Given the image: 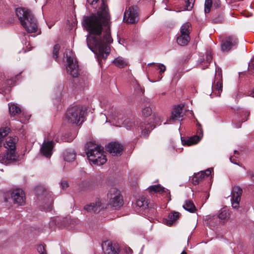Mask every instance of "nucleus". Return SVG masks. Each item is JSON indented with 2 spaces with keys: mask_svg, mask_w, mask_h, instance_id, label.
I'll use <instances>...</instances> for the list:
<instances>
[{
  "mask_svg": "<svg viewBox=\"0 0 254 254\" xmlns=\"http://www.w3.org/2000/svg\"><path fill=\"white\" fill-rule=\"evenodd\" d=\"M124 146L119 142L112 141V161L113 157L117 158V161H120L119 158L123 154L124 151Z\"/></svg>",
  "mask_w": 254,
  "mask_h": 254,
  "instance_id": "nucleus-17",
  "label": "nucleus"
},
{
  "mask_svg": "<svg viewBox=\"0 0 254 254\" xmlns=\"http://www.w3.org/2000/svg\"><path fill=\"white\" fill-rule=\"evenodd\" d=\"M124 204L123 196L121 191L116 188H112V210L120 209Z\"/></svg>",
  "mask_w": 254,
  "mask_h": 254,
  "instance_id": "nucleus-10",
  "label": "nucleus"
},
{
  "mask_svg": "<svg viewBox=\"0 0 254 254\" xmlns=\"http://www.w3.org/2000/svg\"><path fill=\"white\" fill-rule=\"evenodd\" d=\"M120 247L118 244L112 243V254H119Z\"/></svg>",
  "mask_w": 254,
  "mask_h": 254,
  "instance_id": "nucleus-39",
  "label": "nucleus"
},
{
  "mask_svg": "<svg viewBox=\"0 0 254 254\" xmlns=\"http://www.w3.org/2000/svg\"><path fill=\"white\" fill-rule=\"evenodd\" d=\"M100 118L102 119L103 121H105V123L108 122V119L105 114H102L100 115Z\"/></svg>",
  "mask_w": 254,
  "mask_h": 254,
  "instance_id": "nucleus-49",
  "label": "nucleus"
},
{
  "mask_svg": "<svg viewBox=\"0 0 254 254\" xmlns=\"http://www.w3.org/2000/svg\"><path fill=\"white\" fill-rule=\"evenodd\" d=\"M194 0H185V9L188 10H190L193 6Z\"/></svg>",
  "mask_w": 254,
  "mask_h": 254,
  "instance_id": "nucleus-38",
  "label": "nucleus"
},
{
  "mask_svg": "<svg viewBox=\"0 0 254 254\" xmlns=\"http://www.w3.org/2000/svg\"><path fill=\"white\" fill-rule=\"evenodd\" d=\"M183 117V109L180 105L175 107L172 112L171 116L169 118L170 121L175 122L180 121Z\"/></svg>",
  "mask_w": 254,
  "mask_h": 254,
  "instance_id": "nucleus-19",
  "label": "nucleus"
},
{
  "mask_svg": "<svg viewBox=\"0 0 254 254\" xmlns=\"http://www.w3.org/2000/svg\"><path fill=\"white\" fill-rule=\"evenodd\" d=\"M61 185L63 190H65L69 186L68 183L65 181H62Z\"/></svg>",
  "mask_w": 254,
  "mask_h": 254,
  "instance_id": "nucleus-43",
  "label": "nucleus"
},
{
  "mask_svg": "<svg viewBox=\"0 0 254 254\" xmlns=\"http://www.w3.org/2000/svg\"><path fill=\"white\" fill-rule=\"evenodd\" d=\"M230 214L228 211L226 209H222L220 210L218 214V217L221 220H227L229 219Z\"/></svg>",
  "mask_w": 254,
  "mask_h": 254,
  "instance_id": "nucleus-33",
  "label": "nucleus"
},
{
  "mask_svg": "<svg viewBox=\"0 0 254 254\" xmlns=\"http://www.w3.org/2000/svg\"><path fill=\"white\" fill-rule=\"evenodd\" d=\"M75 137V134L71 135L70 136H68L67 138H63V140L64 141L66 142H70Z\"/></svg>",
  "mask_w": 254,
  "mask_h": 254,
  "instance_id": "nucleus-45",
  "label": "nucleus"
},
{
  "mask_svg": "<svg viewBox=\"0 0 254 254\" xmlns=\"http://www.w3.org/2000/svg\"><path fill=\"white\" fill-rule=\"evenodd\" d=\"M250 112L249 111H246L245 112V114L247 115L248 117L249 116Z\"/></svg>",
  "mask_w": 254,
  "mask_h": 254,
  "instance_id": "nucleus-59",
  "label": "nucleus"
},
{
  "mask_svg": "<svg viewBox=\"0 0 254 254\" xmlns=\"http://www.w3.org/2000/svg\"><path fill=\"white\" fill-rule=\"evenodd\" d=\"M190 40V36L188 35H180L177 39V43L182 46L187 45Z\"/></svg>",
  "mask_w": 254,
  "mask_h": 254,
  "instance_id": "nucleus-22",
  "label": "nucleus"
},
{
  "mask_svg": "<svg viewBox=\"0 0 254 254\" xmlns=\"http://www.w3.org/2000/svg\"><path fill=\"white\" fill-rule=\"evenodd\" d=\"M136 205L142 211V213L144 215H148L150 213H153L155 212L154 207L149 206L148 200L142 196L136 200Z\"/></svg>",
  "mask_w": 254,
  "mask_h": 254,
  "instance_id": "nucleus-11",
  "label": "nucleus"
},
{
  "mask_svg": "<svg viewBox=\"0 0 254 254\" xmlns=\"http://www.w3.org/2000/svg\"><path fill=\"white\" fill-rule=\"evenodd\" d=\"M8 106L9 113L11 116H14L21 112L20 109L16 105L13 103H9Z\"/></svg>",
  "mask_w": 254,
  "mask_h": 254,
  "instance_id": "nucleus-27",
  "label": "nucleus"
},
{
  "mask_svg": "<svg viewBox=\"0 0 254 254\" xmlns=\"http://www.w3.org/2000/svg\"><path fill=\"white\" fill-rule=\"evenodd\" d=\"M250 96H251L252 97H254V88L251 92V93L250 94Z\"/></svg>",
  "mask_w": 254,
  "mask_h": 254,
  "instance_id": "nucleus-58",
  "label": "nucleus"
},
{
  "mask_svg": "<svg viewBox=\"0 0 254 254\" xmlns=\"http://www.w3.org/2000/svg\"><path fill=\"white\" fill-rule=\"evenodd\" d=\"M248 120V118H247L246 119H243V120H244V122H245L246 121H247Z\"/></svg>",
  "mask_w": 254,
  "mask_h": 254,
  "instance_id": "nucleus-62",
  "label": "nucleus"
},
{
  "mask_svg": "<svg viewBox=\"0 0 254 254\" xmlns=\"http://www.w3.org/2000/svg\"><path fill=\"white\" fill-rule=\"evenodd\" d=\"M212 5V0H205L204 3V11L205 13H209L210 12Z\"/></svg>",
  "mask_w": 254,
  "mask_h": 254,
  "instance_id": "nucleus-36",
  "label": "nucleus"
},
{
  "mask_svg": "<svg viewBox=\"0 0 254 254\" xmlns=\"http://www.w3.org/2000/svg\"><path fill=\"white\" fill-rule=\"evenodd\" d=\"M102 248L104 254H110L111 253V241L107 240L103 242Z\"/></svg>",
  "mask_w": 254,
  "mask_h": 254,
  "instance_id": "nucleus-25",
  "label": "nucleus"
},
{
  "mask_svg": "<svg viewBox=\"0 0 254 254\" xmlns=\"http://www.w3.org/2000/svg\"><path fill=\"white\" fill-rule=\"evenodd\" d=\"M249 69H254V64H253V62L249 63Z\"/></svg>",
  "mask_w": 254,
  "mask_h": 254,
  "instance_id": "nucleus-52",
  "label": "nucleus"
},
{
  "mask_svg": "<svg viewBox=\"0 0 254 254\" xmlns=\"http://www.w3.org/2000/svg\"><path fill=\"white\" fill-rule=\"evenodd\" d=\"M49 225L51 227H53L55 225V222L54 220H52L50 222Z\"/></svg>",
  "mask_w": 254,
  "mask_h": 254,
  "instance_id": "nucleus-57",
  "label": "nucleus"
},
{
  "mask_svg": "<svg viewBox=\"0 0 254 254\" xmlns=\"http://www.w3.org/2000/svg\"><path fill=\"white\" fill-rule=\"evenodd\" d=\"M138 10L137 6H130L124 13L123 20L130 24H135L138 21Z\"/></svg>",
  "mask_w": 254,
  "mask_h": 254,
  "instance_id": "nucleus-8",
  "label": "nucleus"
},
{
  "mask_svg": "<svg viewBox=\"0 0 254 254\" xmlns=\"http://www.w3.org/2000/svg\"><path fill=\"white\" fill-rule=\"evenodd\" d=\"M212 4L215 7H218L220 4L219 0H213V1H212Z\"/></svg>",
  "mask_w": 254,
  "mask_h": 254,
  "instance_id": "nucleus-48",
  "label": "nucleus"
},
{
  "mask_svg": "<svg viewBox=\"0 0 254 254\" xmlns=\"http://www.w3.org/2000/svg\"><path fill=\"white\" fill-rule=\"evenodd\" d=\"M123 124L125 125V127L128 130L133 129L134 128L136 127V124L135 121L126 120Z\"/></svg>",
  "mask_w": 254,
  "mask_h": 254,
  "instance_id": "nucleus-31",
  "label": "nucleus"
},
{
  "mask_svg": "<svg viewBox=\"0 0 254 254\" xmlns=\"http://www.w3.org/2000/svg\"><path fill=\"white\" fill-rule=\"evenodd\" d=\"M66 57L67 72L72 77H77L79 74L78 66L76 59L72 51L67 50L65 51Z\"/></svg>",
  "mask_w": 254,
  "mask_h": 254,
  "instance_id": "nucleus-6",
  "label": "nucleus"
},
{
  "mask_svg": "<svg viewBox=\"0 0 254 254\" xmlns=\"http://www.w3.org/2000/svg\"><path fill=\"white\" fill-rule=\"evenodd\" d=\"M191 26V24L189 22H186L184 23L181 27L180 29V32L181 35H188L189 36L190 33V27Z\"/></svg>",
  "mask_w": 254,
  "mask_h": 254,
  "instance_id": "nucleus-29",
  "label": "nucleus"
},
{
  "mask_svg": "<svg viewBox=\"0 0 254 254\" xmlns=\"http://www.w3.org/2000/svg\"><path fill=\"white\" fill-rule=\"evenodd\" d=\"M90 38L88 36H87V38H86V42H87V45L88 47V48L92 50V49H91V47L90 45Z\"/></svg>",
  "mask_w": 254,
  "mask_h": 254,
  "instance_id": "nucleus-51",
  "label": "nucleus"
},
{
  "mask_svg": "<svg viewBox=\"0 0 254 254\" xmlns=\"http://www.w3.org/2000/svg\"><path fill=\"white\" fill-rule=\"evenodd\" d=\"M181 254H187V252L185 251H183Z\"/></svg>",
  "mask_w": 254,
  "mask_h": 254,
  "instance_id": "nucleus-61",
  "label": "nucleus"
},
{
  "mask_svg": "<svg viewBox=\"0 0 254 254\" xmlns=\"http://www.w3.org/2000/svg\"><path fill=\"white\" fill-rule=\"evenodd\" d=\"M110 145H111V143H109L108 145V151L111 153V147H110Z\"/></svg>",
  "mask_w": 254,
  "mask_h": 254,
  "instance_id": "nucleus-55",
  "label": "nucleus"
},
{
  "mask_svg": "<svg viewBox=\"0 0 254 254\" xmlns=\"http://www.w3.org/2000/svg\"><path fill=\"white\" fill-rule=\"evenodd\" d=\"M152 113V108L151 107L150 103L147 102L145 103L142 110V113L143 116L148 117L150 116Z\"/></svg>",
  "mask_w": 254,
  "mask_h": 254,
  "instance_id": "nucleus-28",
  "label": "nucleus"
},
{
  "mask_svg": "<svg viewBox=\"0 0 254 254\" xmlns=\"http://www.w3.org/2000/svg\"><path fill=\"white\" fill-rule=\"evenodd\" d=\"M136 90H137V91H140V93H141V94H143L144 92V89H142V88H141V87L140 86V85H138H138H137V86H136Z\"/></svg>",
  "mask_w": 254,
  "mask_h": 254,
  "instance_id": "nucleus-50",
  "label": "nucleus"
},
{
  "mask_svg": "<svg viewBox=\"0 0 254 254\" xmlns=\"http://www.w3.org/2000/svg\"><path fill=\"white\" fill-rule=\"evenodd\" d=\"M183 207L186 210L191 213H194L196 210V208L191 200H188L185 201V203L183 205Z\"/></svg>",
  "mask_w": 254,
  "mask_h": 254,
  "instance_id": "nucleus-23",
  "label": "nucleus"
},
{
  "mask_svg": "<svg viewBox=\"0 0 254 254\" xmlns=\"http://www.w3.org/2000/svg\"><path fill=\"white\" fill-rule=\"evenodd\" d=\"M85 151L90 163L96 165H102L107 161L103 148L92 141L87 142Z\"/></svg>",
  "mask_w": 254,
  "mask_h": 254,
  "instance_id": "nucleus-2",
  "label": "nucleus"
},
{
  "mask_svg": "<svg viewBox=\"0 0 254 254\" xmlns=\"http://www.w3.org/2000/svg\"><path fill=\"white\" fill-rule=\"evenodd\" d=\"M44 208L46 209L47 211H51L52 209V206L51 204L47 208L44 207Z\"/></svg>",
  "mask_w": 254,
  "mask_h": 254,
  "instance_id": "nucleus-56",
  "label": "nucleus"
},
{
  "mask_svg": "<svg viewBox=\"0 0 254 254\" xmlns=\"http://www.w3.org/2000/svg\"><path fill=\"white\" fill-rule=\"evenodd\" d=\"M117 119H116L115 113L114 114H112V125H114V121H116V120H117L118 123H120V122L119 120H120L121 121H122V115L121 114H120L119 117H117Z\"/></svg>",
  "mask_w": 254,
  "mask_h": 254,
  "instance_id": "nucleus-42",
  "label": "nucleus"
},
{
  "mask_svg": "<svg viewBox=\"0 0 254 254\" xmlns=\"http://www.w3.org/2000/svg\"><path fill=\"white\" fill-rule=\"evenodd\" d=\"M21 25L28 33L37 31V20L30 10L23 8H17L15 10Z\"/></svg>",
  "mask_w": 254,
  "mask_h": 254,
  "instance_id": "nucleus-3",
  "label": "nucleus"
},
{
  "mask_svg": "<svg viewBox=\"0 0 254 254\" xmlns=\"http://www.w3.org/2000/svg\"><path fill=\"white\" fill-rule=\"evenodd\" d=\"M17 140L16 136H9L6 138L3 145L7 149V151L5 154L0 155V163L8 164L17 160L18 156L15 152V149Z\"/></svg>",
  "mask_w": 254,
  "mask_h": 254,
  "instance_id": "nucleus-4",
  "label": "nucleus"
},
{
  "mask_svg": "<svg viewBox=\"0 0 254 254\" xmlns=\"http://www.w3.org/2000/svg\"><path fill=\"white\" fill-rule=\"evenodd\" d=\"M98 0H87V1L90 4L96 3Z\"/></svg>",
  "mask_w": 254,
  "mask_h": 254,
  "instance_id": "nucleus-53",
  "label": "nucleus"
},
{
  "mask_svg": "<svg viewBox=\"0 0 254 254\" xmlns=\"http://www.w3.org/2000/svg\"><path fill=\"white\" fill-rule=\"evenodd\" d=\"M37 251L40 254H47L45 248L42 245L38 246Z\"/></svg>",
  "mask_w": 254,
  "mask_h": 254,
  "instance_id": "nucleus-41",
  "label": "nucleus"
},
{
  "mask_svg": "<svg viewBox=\"0 0 254 254\" xmlns=\"http://www.w3.org/2000/svg\"><path fill=\"white\" fill-rule=\"evenodd\" d=\"M10 130V128L7 127H1L0 128V147L2 146L4 137L8 135Z\"/></svg>",
  "mask_w": 254,
  "mask_h": 254,
  "instance_id": "nucleus-24",
  "label": "nucleus"
},
{
  "mask_svg": "<svg viewBox=\"0 0 254 254\" xmlns=\"http://www.w3.org/2000/svg\"><path fill=\"white\" fill-rule=\"evenodd\" d=\"M108 204L105 203L103 199H97L93 202L85 205L84 209L90 213H98L101 211L105 209Z\"/></svg>",
  "mask_w": 254,
  "mask_h": 254,
  "instance_id": "nucleus-7",
  "label": "nucleus"
},
{
  "mask_svg": "<svg viewBox=\"0 0 254 254\" xmlns=\"http://www.w3.org/2000/svg\"><path fill=\"white\" fill-rule=\"evenodd\" d=\"M198 126L199 128L197 130V133L198 135H194L187 139L183 138L182 137L181 138V140L183 145L190 146L194 144L197 143L201 139L203 135V131L202 128H199V127H201V125L199 124Z\"/></svg>",
  "mask_w": 254,
  "mask_h": 254,
  "instance_id": "nucleus-16",
  "label": "nucleus"
},
{
  "mask_svg": "<svg viewBox=\"0 0 254 254\" xmlns=\"http://www.w3.org/2000/svg\"><path fill=\"white\" fill-rule=\"evenodd\" d=\"M241 125H242V122H241L240 121L238 122V123H237L235 124V127L236 128H240L241 127Z\"/></svg>",
  "mask_w": 254,
  "mask_h": 254,
  "instance_id": "nucleus-54",
  "label": "nucleus"
},
{
  "mask_svg": "<svg viewBox=\"0 0 254 254\" xmlns=\"http://www.w3.org/2000/svg\"><path fill=\"white\" fill-rule=\"evenodd\" d=\"M54 147V141L45 138L40 148V153L47 158L50 157L53 153Z\"/></svg>",
  "mask_w": 254,
  "mask_h": 254,
  "instance_id": "nucleus-13",
  "label": "nucleus"
},
{
  "mask_svg": "<svg viewBox=\"0 0 254 254\" xmlns=\"http://www.w3.org/2000/svg\"><path fill=\"white\" fill-rule=\"evenodd\" d=\"M75 153L73 151H67L64 155V159L66 161L71 162L75 159Z\"/></svg>",
  "mask_w": 254,
  "mask_h": 254,
  "instance_id": "nucleus-32",
  "label": "nucleus"
},
{
  "mask_svg": "<svg viewBox=\"0 0 254 254\" xmlns=\"http://www.w3.org/2000/svg\"><path fill=\"white\" fill-rule=\"evenodd\" d=\"M155 127L153 124L147 121L141 122L137 127L138 130H141L140 136L146 138L149 135L151 131Z\"/></svg>",
  "mask_w": 254,
  "mask_h": 254,
  "instance_id": "nucleus-15",
  "label": "nucleus"
},
{
  "mask_svg": "<svg viewBox=\"0 0 254 254\" xmlns=\"http://www.w3.org/2000/svg\"><path fill=\"white\" fill-rule=\"evenodd\" d=\"M157 69H159V75H158V79L156 81L160 80L162 78V73L166 70V66L162 64H159L157 65Z\"/></svg>",
  "mask_w": 254,
  "mask_h": 254,
  "instance_id": "nucleus-35",
  "label": "nucleus"
},
{
  "mask_svg": "<svg viewBox=\"0 0 254 254\" xmlns=\"http://www.w3.org/2000/svg\"><path fill=\"white\" fill-rule=\"evenodd\" d=\"M204 178L203 174L201 172L195 174L191 180L192 184L194 185L198 184Z\"/></svg>",
  "mask_w": 254,
  "mask_h": 254,
  "instance_id": "nucleus-30",
  "label": "nucleus"
},
{
  "mask_svg": "<svg viewBox=\"0 0 254 254\" xmlns=\"http://www.w3.org/2000/svg\"><path fill=\"white\" fill-rule=\"evenodd\" d=\"M11 197L14 204L22 206L25 203V195L21 189L14 190L11 193Z\"/></svg>",
  "mask_w": 254,
  "mask_h": 254,
  "instance_id": "nucleus-14",
  "label": "nucleus"
},
{
  "mask_svg": "<svg viewBox=\"0 0 254 254\" xmlns=\"http://www.w3.org/2000/svg\"><path fill=\"white\" fill-rule=\"evenodd\" d=\"M110 14L104 2L99 8L97 15H93L85 18L83 26L90 33L100 35L104 31L102 40L98 45V55L100 58L106 59L110 55L111 42L110 26Z\"/></svg>",
  "mask_w": 254,
  "mask_h": 254,
  "instance_id": "nucleus-1",
  "label": "nucleus"
},
{
  "mask_svg": "<svg viewBox=\"0 0 254 254\" xmlns=\"http://www.w3.org/2000/svg\"><path fill=\"white\" fill-rule=\"evenodd\" d=\"M212 53L210 51H207L205 55V58L201 61V68L205 69L209 64L212 62Z\"/></svg>",
  "mask_w": 254,
  "mask_h": 254,
  "instance_id": "nucleus-21",
  "label": "nucleus"
},
{
  "mask_svg": "<svg viewBox=\"0 0 254 254\" xmlns=\"http://www.w3.org/2000/svg\"><path fill=\"white\" fill-rule=\"evenodd\" d=\"M3 75H2L1 73H0V87L1 86L3 85ZM4 92V91L0 88V92Z\"/></svg>",
  "mask_w": 254,
  "mask_h": 254,
  "instance_id": "nucleus-47",
  "label": "nucleus"
},
{
  "mask_svg": "<svg viewBox=\"0 0 254 254\" xmlns=\"http://www.w3.org/2000/svg\"><path fill=\"white\" fill-rule=\"evenodd\" d=\"M112 63H114L116 66L119 68H123L127 66V62L121 57H119L115 59L113 61H112Z\"/></svg>",
  "mask_w": 254,
  "mask_h": 254,
  "instance_id": "nucleus-26",
  "label": "nucleus"
},
{
  "mask_svg": "<svg viewBox=\"0 0 254 254\" xmlns=\"http://www.w3.org/2000/svg\"><path fill=\"white\" fill-rule=\"evenodd\" d=\"M201 172L203 174L204 177L205 178L210 175L211 171L210 169H208L205 171H201Z\"/></svg>",
  "mask_w": 254,
  "mask_h": 254,
  "instance_id": "nucleus-44",
  "label": "nucleus"
},
{
  "mask_svg": "<svg viewBox=\"0 0 254 254\" xmlns=\"http://www.w3.org/2000/svg\"><path fill=\"white\" fill-rule=\"evenodd\" d=\"M148 190L150 191L160 192L164 191V188L162 187L160 185H157L150 186L148 188Z\"/></svg>",
  "mask_w": 254,
  "mask_h": 254,
  "instance_id": "nucleus-34",
  "label": "nucleus"
},
{
  "mask_svg": "<svg viewBox=\"0 0 254 254\" xmlns=\"http://www.w3.org/2000/svg\"><path fill=\"white\" fill-rule=\"evenodd\" d=\"M242 192L243 190L240 187L235 186L233 187L231 191V203L234 208L239 207Z\"/></svg>",
  "mask_w": 254,
  "mask_h": 254,
  "instance_id": "nucleus-12",
  "label": "nucleus"
},
{
  "mask_svg": "<svg viewBox=\"0 0 254 254\" xmlns=\"http://www.w3.org/2000/svg\"><path fill=\"white\" fill-rule=\"evenodd\" d=\"M212 89L213 91H217V95L220 94L222 91V75L221 73H219L216 75L214 85L212 86Z\"/></svg>",
  "mask_w": 254,
  "mask_h": 254,
  "instance_id": "nucleus-18",
  "label": "nucleus"
},
{
  "mask_svg": "<svg viewBox=\"0 0 254 254\" xmlns=\"http://www.w3.org/2000/svg\"><path fill=\"white\" fill-rule=\"evenodd\" d=\"M180 214L178 212L174 211L168 215L167 219H163V223L168 226H171L180 217Z\"/></svg>",
  "mask_w": 254,
  "mask_h": 254,
  "instance_id": "nucleus-20",
  "label": "nucleus"
},
{
  "mask_svg": "<svg viewBox=\"0 0 254 254\" xmlns=\"http://www.w3.org/2000/svg\"><path fill=\"white\" fill-rule=\"evenodd\" d=\"M60 49V46L59 44H56L54 46L53 51V57L55 60L58 58L59 52Z\"/></svg>",
  "mask_w": 254,
  "mask_h": 254,
  "instance_id": "nucleus-37",
  "label": "nucleus"
},
{
  "mask_svg": "<svg viewBox=\"0 0 254 254\" xmlns=\"http://www.w3.org/2000/svg\"><path fill=\"white\" fill-rule=\"evenodd\" d=\"M238 43V40L235 36L227 37L221 42V50L223 52H228L231 50L236 48Z\"/></svg>",
  "mask_w": 254,
  "mask_h": 254,
  "instance_id": "nucleus-9",
  "label": "nucleus"
},
{
  "mask_svg": "<svg viewBox=\"0 0 254 254\" xmlns=\"http://www.w3.org/2000/svg\"><path fill=\"white\" fill-rule=\"evenodd\" d=\"M66 119L71 124H81L83 122V112L81 108L74 106L68 109L66 113Z\"/></svg>",
  "mask_w": 254,
  "mask_h": 254,
  "instance_id": "nucleus-5",
  "label": "nucleus"
},
{
  "mask_svg": "<svg viewBox=\"0 0 254 254\" xmlns=\"http://www.w3.org/2000/svg\"><path fill=\"white\" fill-rule=\"evenodd\" d=\"M223 18L222 16H220L218 18H215L213 19L212 21L213 23H220L222 20Z\"/></svg>",
  "mask_w": 254,
  "mask_h": 254,
  "instance_id": "nucleus-46",
  "label": "nucleus"
},
{
  "mask_svg": "<svg viewBox=\"0 0 254 254\" xmlns=\"http://www.w3.org/2000/svg\"><path fill=\"white\" fill-rule=\"evenodd\" d=\"M4 84L5 85L3 87V88H5L4 89V90H6L7 88L13 85L14 82L12 79H7Z\"/></svg>",
  "mask_w": 254,
  "mask_h": 254,
  "instance_id": "nucleus-40",
  "label": "nucleus"
},
{
  "mask_svg": "<svg viewBox=\"0 0 254 254\" xmlns=\"http://www.w3.org/2000/svg\"><path fill=\"white\" fill-rule=\"evenodd\" d=\"M155 64H156L155 63H152L148 64V65L151 66V65H155Z\"/></svg>",
  "mask_w": 254,
  "mask_h": 254,
  "instance_id": "nucleus-60",
  "label": "nucleus"
}]
</instances>
